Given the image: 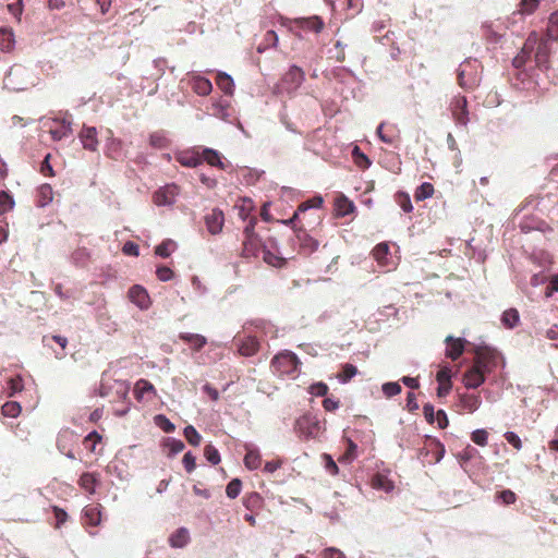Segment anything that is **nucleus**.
I'll list each match as a JSON object with an SVG mask.
<instances>
[{
	"label": "nucleus",
	"instance_id": "obj_1",
	"mask_svg": "<svg viewBox=\"0 0 558 558\" xmlns=\"http://www.w3.org/2000/svg\"><path fill=\"white\" fill-rule=\"evenodd\" d=\"M72 114L65 111L54 118L48 119L44 123V126L48 128L53 141H61L72 134Z\"/></svg>",
	"mask_w": 558,
	"mask_h": 558
},
{
	"label": "nucleus",
	"instance_id": "obj_2",
	"mask_svg": "<svg viewBox=\"0 0 558 558\" xmlns=\"http://www.w3.org/2000/svg\"><path fill=\"white\" fill-rule=\"evenodd\" d=\"M480 63L475 59H466L458 68V82L464 89H471L480 82Z\"/></svg>",
	"mask_w": 558,
	"mask_h": 558
},
{
	"label": "nucleus",
	"instance_id": "obj_3",
	"mask_svg": "<svg viewBox=\"0 0 558 558\" xmlns=\"http://www.w3.org/2000/svg\"><path fill=\"white\" fill-rule=\"evenodd\" d=\"M300 364L298 356L290 351L277 354L271 361V366L280 375L293 376L299 372Z\"/></svg>",
	"mask_w": 558,
	"mask_h": 558
},
{
	"label": "nucleus",
	"instance_id": "obj_4",
	"mask_svg": "<svg viewBox=\"0 0 558 558\" xmlns=\"http://www.w3.org/2000/svg\"><path fill=\"white\" fill-rule=\"evenodd\" d=\"M319 421L316 416L305 414L295 421L294 429L300 438L312 439L315 438L319 432Z\"/></svg>",
	"mask_w": 558,
	"mask_h": 558
},
{
	"label": "nucleus",
	"instance_id": "obj_5",
	"mask_svg": "<svg viewBox=\"0 0 558 558\" xmlns=\"http://www.w3.org/2000/svg\"><path fill=\"white\" fill-rule=\"evenodd\" d=\"M305 80L304 71L298 65H291L281 78L280 88L288 94L295 93Z\"/></svg>",
	"mask_w": 558,
	"mask_h": 558
},
{
	"label": "nucleus",
	"instance_id": "obj_6",
	"mask_svg": "<svg viewBox=\"0 0 558 558\" xmlns=\"http://www.w3.org/2000/svg\"><path fill=\"white\" fill-rule=\"evenodd\" d=\"M498 355L499 353L489 347L478 348L475 353L473 367L485 375L492 371Z\"/></svg>",
	"mask_w": 558,
	"mask_h": 558
},
{
	"label": "nucleus",
	"instance_id": "obj_7",
	"mask_svg": "<svg viewBox=\"0 0 558 558\" xmlns=\"http://www.w3.org/2000/svg\"><path fill=\"white\" fill-rule=\"evenodd\" d=\"M450 111L456 124L459 126H466L470 118L468 110V101L464 96H454L450 102Z\"/></svg>",
	"mask_w": 558,
	"mask_h": 558
},
{
	"label": "nucleus",
	"instance_id": "obj_8",
	"mask_svg": "<svg viewBox=\"0 0 558 558\" xmlns=\"http://www.w3.org/2000/svg\"><path fill=\"white\" fill-rule=\"evenodd\" d=\"M325 26L323 19L318 15H313L310 17H298L290 21V29L294 31L295 28L314 32L316 34L320 33Z\"/></svg>",
	"mask_w": 558,
	"mask_h": 558
},
{
	"label": "nucleus",
	"instance_id": "obj_9",
	"mask_svg": "<svg viewBox=\"0 0 558 558\" xmlns=\"http://www.w3.org/2000/svg\"><path fill=\"white\" fill-rule=\"evenodd\" d=\"M24 388L23 379L20 375L8 377L4 371H0V395L13 397Z\"/></svg>",
	"mask_w": 558,
	"mask_h": 558
},
{
	"label": "nucleus",
	"instance_id": "obj_10",
	"mask_svg": "<svg viewBox=\"0 0 558 558\" xmlns=\"http://www.w3.org/2000/svg\"><path fill=\"white\" fill-rule=\"evenodd\" d=\"M179 194V187L175 184H168L154 193V203L157 206H171L174 204Z\"/></svg>",
	"mask_w": 558,
	"mask_h": 558
},
{
	"label": "nucleus",
	"instance_id": "obj_11",
	"mask_svg": "<svg viewBox=\"0 0 558 558\" xmlns=\"http://www.w3.org/2000/svg\"><path fill=\"white\" fill-rule=\"evenodd\" d=\"M294 244L299 245L300 250L305 254H311L318 248V241L312 238L303 229L295 230Z\"/></svg>",
	"mask_w": 558,
	"mask_h": 558
},
{
	"label": "nucleus",
	"instance_id": "obj_12",
	"mask_svg": "<svg viewBox=\"0 0 558 558\" xmlns=\"http://www.w3.org/2000/svg\"><path fill=\"white\" fill-rule=\"evenodd\" d=\"M129 299L141 310H147L150 306V298L142 286L135 284L129 290Z\"/></svg>",
	"mask_w": 558,
	"mask_h": 558
},
{
	"label": "nucleus",
	"instance_id": "obj_13",
	"mask_svg": "<svg viewBox=\"0 0 558 558\" xmlns=\"http://www.w3.org/2000/svg\"><path fill=\"white\" fill-rule=\"evenodd\" d=\"M245 456H244V465L246 469L254 471L260 466L262 457L259 453V449L252 442L244 444Z\"/></svg>",
	"mask_w": 558,
	"mask_h": 558
},
{
	"label": "nucleus",
	"instance_id": "obj_14",
	"mask_svg": "<svg viewBox=\"0 0 558 558\" xmlns=\"http://www.w3.org/2000/svg\"><path fill=\"white\" fill-rule=\"evenodd\" d=\"M83 147L96 151L98 147L97 130L95 126H84L78 135Z\"/></svg>",
	"mask_w": 558,
	"mask_h": 558
},
{
	"label": "nucleus",
	"instance_id": "obj_15",
	"mask_svg": "<svg viewBox=\"0 0 558 558\" xmlns=\"http://www.w3.org/2000/svg\"><path fill=\"white\" fill-rule=\"evenodd\" d=\"M223 221H225L223 214L219 209H214L210 214H208L205 217V223H206L207 230L211 234H218L221 232L222 227H223Z\"/></svg>",
	"mask_w": 558,
	"mask_h": 558
},
{
	"label": "nucleus",
	"instance_id": "obj_16",
	"mask_svg": "<svg viewBox=\"0 0 558 558\" xmlns=\"http://www.w3.org/2000/svg\"><path fill=\"white\" fill-rule=\"evenodd\" d=\"M446 347V355L451 360H457L464 351V339L462 338H453L452 336H448L445 340Z\"/></svg>",
	"mask_w": 558,
	"mask_h": 558
},
{
	"label": "nucleus",
	"instance_id": "obj_17",
	"mask_svg": "<svg viewBox=\"0 0 558 558\" xmlns=\"http://www.w3.org/2000/svg\"><path fill=\"white\" fill-rule=\"evenodd\" d=\"M25 73V69L20 65H14L10 69L8 74L3 80V84L5 88L12 90H23L25 86L15 82V78L22 76Z\"/></svg>",
	"mask_w": 558,
	"mask_h": 558
},
{
	"label": "nucleus",
	"instance_id": "obj_18",
	"mask_svg": "<svg viewBox=\"0 0 558 558\" xmlns=\"http://www.w3.org/2000/svg\"><path fill=\"white\" fill-rule=\"evenodd\" d=\"M372 487L385 493H391L395 489V483L389 478L388 473L377 472L372 477Z\"/></svg>",
	"mask_w": 558,
	"mask_h": 558
},
{
	"label": "nucleus",
	"instance_id": "obj_19",
	"mask_svg": "<svg viewBox=\"0 0 558 558\" xmlns=\"http://www.w3.org/2000/svg\"><path fill=\"white\" fill-rule=\"evenodd\" d=\"M482 404V399L478 395L475 393H462L459 396V403L458 405L469 412L473 413L475 412Z\"/></svg>",
	"mask_w": 558,
	"mask_h": 558
},
{
	"label": "nucleus",
	"instance_id": "obj_20",
	"mask_svg": "<svg viewBox=\"0 0 558 558\" xmlns=\"http://www.w3.org/2000/svg\"><path fill=\"white\" fill-rule=\"evenodd\" d=\"M190 84L193 90L199 96H207L213 90L211 82L208 78L201 75H193L190 81Z\"/></svg>",
	"mask_w": 558,
	"mask_h": 558
},
{
	"label": "nucleus",
	"instance_id": "obj_21",
	"mask_svg": "<svg viewBox=\"0 0 558 558\" xmlns=\"http://www.w3.org/2000/svg\"><path fill=\"white\" fill-rule=\"evenodd\" d=\"M106 155L113 160H121L125 157L122 141L110 137L106 144Z\"/></svg>",
	"mask_w": 558,
	"mask_h": 558
},
{
	"label": "nucleus",
	"instance_id": "obj_22",
	"mask_svg": "<svg viewBox=\"0 0 558 558\" xmlns=\"http://www.w3.org/2000/svg\"><path fill=\"white\" fill-rule=\"evenodd\" d=\"M485 381V375L475 367H471L464 375L463 384L466 388L476 389Z\"/></svg>",
	"mask_w": 558,
	"mask_h": 558
},
{
	"label": "nucleus",
	"instance_id": "obj_23",
	"mask_svg": "<svg viewBox=\"0 0 558 558\" xmlns=\"http://www.w3.org/2000/svg\"><path fill=\"white\" fill-rule=\"evenodd\" d=\"M179 337L189 342L195 351H201L207 343V339L198 333L181 332Z\"/></svg>",
	"mask_w": 558,
	"mask_h": 558
},
{
	"label": "nucleus",
	"instance_id": "obj_24",
	"mask_svg": "<svg viewBox=\"0 0 558 558\" xmlns=\"http://www.w3.org/2000/svg\"><path fill=\"white\" fill-rule=\"evenodd\" d=\"M189 539L190 533L187 529L180 527L169 537V543L172 547L182 548L187 544Z\"/></svg>",
	"mask_w": 558,
	"mask_h": 558
},
{
	"label": "nucleus",
	"instance_id": "obj_25",
	"mask_svg": "<svg viewBox=\"0 0 558 558\" xmlns=\"http://www.w3.org/2000/svg\"><path fill=\"white\" fill-rule=\"evenodd\" d=\"M178 161L184 167L196 168L202 163V157L198 153L183 151L179 155Z\"/></svg>",
	"mask_w": 558,
	"mask_h": 558
},
{
	"label": "nucleus",
	"instance_id": "obj_26",
	"mask_svg": "<svg viewBox=\"0 0 558 558\" xmlns=\"http://www.w3.org/2000/svg\"><path fill=\"white\" fill-rule=\"evenodd\" d=\"M53 199V191L49 184H43L37 191V205L39 207H46Z\"/></svg>",
	"mask_w": 558,
	"mask_h": 558
},
{
	"label": "nucleus",
	"instance_id": "obj_27",
	"mask_svg": "<svg viewBox=\"0 0 558 558\" xmlns=\"http://www.w3.org/2000/svg\"><path fill=\"white\" fill-rule=\"evenodd\" d=\"M279 37L275 31H267L263 40L257 46V52L263 53L269 48L277 47Z\"/></svg>",
	"mask_w": 558,
	"mask_h": 558
},
{
	"label": "nucleus",
	"instance_id": "obj_28",
	"mask_svg": "<svg viewBox=\"0 0 558 558\" xmlns=\"http://www.w3.org/2000/svg\"><path fill=\"white\" fill-rule=\"evenodd\" d=\"M548 45L546 41H541L536 46V50L534 52V62L538 68L546 66L547 60H548Z\"/></svg>",
	"mask_w": 558,
	"mask_h": 558
},
{
	"label": "nucleus",
	"instance_id": "obj_29",
	"mask_svg": "<svg viewBox=\"0 0 558 558\" xmlns=\"http://www.w3.org/2000/svg\"><path fill=\"white\" fill-rule=\"evenodd\" d=\"M15 45L14 34L11 29L0 28V49L10 52Z\"/></svg>",
	"mask_w": 558,
	"mask_h": 558
},
{
	"label": "nucleus",
	"instance_id": "obj_30",
	"mask_svg": "<svg viewBox=\"0 0 558 558\" xmlns=\"http://www.w3.org/2000/svg\"><path fill=\"white\" fill-rule=\"evenodd\" d=\"M519 322L520 315L515 308L506 310L501 315V324L508 329H513Z\"/></svg>",
	"mask_w": 558,
	"mask_h": 558
},
{
	"label": "nucleus",
	"instance_id": "obj_31",
	"mask_svg": "<svg viewBox=\"0 0 558 558\" xmlns=\"http://www.w3.org/2000/svg\"><path fill=\"white\" fill-rule=\"evenodd\" d=\"M259 250V240L257 236H251L243 242L242 255L246 258L257 255Z\"/></svg>",
	"mask_w": 558,
	"mask_h": 558
},
{
	"label": "nucleus",
	"instance_id": "obj_32",
	"mask_svg": "<svg viewBox=\"0 0 558 558\" xmlns=\"http://www.w3.org/2000/svg\"><path fill=\"white\" fill-rule=\"evenodd\" d=\"M259 343L254 337H248L239 344L241 355L251 356L258 351Z\"/></svg>",
	"mask_w": 558,
	"mask_h": 558
},
{
	"label": "nucleus",
	"instance_id": "obj_33",
	"mask_svg": "<svg viewBox=\"0 0 558 558\" xmlns=\"http://www.w3.org/2000/svg\"><path fill=\"white\" fill-rule=\"evenodd\" d=\"M389 246L387 243H379L373 250V256L376 262L383 266H388Z\"/></svg>",
	"mask_w": 558,
	"mask_h": 558
},
{
	"label": "nucleus",
	"instance_id": "obj_34",
	"mask_svg": "<svg viewBox=\"0 0 558 558\" xmlns=\"http://www.w3.org/2000/svg\"><path fill=\"white\" fill-rule=\"evenodd\" d=\"M86 523L96 526L100 523L101 513L97 506H88L83 510Z\"/></svg>",
	"mask_w": 558,
	"mask_h": 558
},
{
	"label": "nucleus",
	"instance_id": "obj_35",
	"mask_svg": "<svg viewBox=\"0 0 558 558\" xmlns=\"http://www.w3.org/2000/svg\"><path fill=\"white\" fill-rule=\"evenodd\" d=\"M520 229L524 233H529L532 230H539L544 232L548 229V226L542 220L524 219L520 222Z\"/></svg>",
	"mask_w": 558,
	"mask_h": 558
},
{
	"label": "nucleus",
	"instance_id": "obj_36",
	"mask_svg": "<svg viewBox=\"0 0 558 558\" xmlns=\"http://www.w3.org/2000/svg\"><path fill=\"white\" fill-rule=\"evenodd\" d=\"M539 43L538 35L533 32L529 35L526 38L524 46L522 47L521 51L523 54L527 56L530 59L534 56V52L536 50V46Z\"/></svg>",
	"mask_w": 558,
	"mask_h": 558
},
{
	"label": "nucleus",
	"instance_id": "obj_37",
	"mask_svg": "<svg viewBox=\"0 0 558 558\" xmlns=\"http://www.w3.org/2000/svg\"><path fill=\"white\" fill-rule=\"evenodd\" d=\"M202 161H207L210 166H216L223 169V162L221 161L220 155L217 150L211 148H205L202 153Z\"/></svg>",
	"mask_w": 558,
	"mask_h": 558
},
{
	"label": "nucleus",
	"instance_id": "obj_38",
	"mask_svg": "<svg viewBox=\"0 0 558 558\" xmlns=\"http://www.w3.org/2000/svg\"><path fill=\"white\" fill-rule=\"evenodd\" d=\"M217 84L225 94H232L234 82L229 74L219 72L217 75Z\"/></svg>",
	"mask_w": 558,
	"mask_h": 558
},
{
	"label": "nucleus",
	"instance_id": "obj_39",
	"mask_svg": "<svg viewBox=\"0 0 558 558\" xmlns=\"http://www.w3.org/2000/svg\"><path fill=\"white\" fill-rule=\"evenodd\" d=\"M177 243L173 240L167 239L156 246V255L167 258L175 250Z\"/></svg>",
	"mask_w": 558,
	"mask_h": 558
},
{
	"label": "nucleus",
	"instance_id": "obj_40",
	"mask_svg": "<svg viewBox=\"0 0 558 558\" xmlns=\"http://www.w3.org/2000/svg\"><path fill=\"white\" fill-rule=\"evenodd\" d=\"M15 206V201L13 196L7 192H0V215H3L10 210H12Z\"/></svg>",
	"mask_w": 558,
	"mask_h": 558
},
{
	"label": "nucleus",
	"instance_id": "obj_41",
	"mask_svg": "<svg viewBox=\"0 0 558 558\" xmlns=\"http://www.w3.org/2000/svg\"><path fill=\"white\" fill-rule=\"evenodd\" d=\"M357 374V368L353 364L347 363L342 365L341 373L338 374L337 378L341 384H347Z\"/></svg>",
	"mask_w": 558,
	"mask_h": 558
},
{
	"label": "nucleus",
	"instance_id": "obj_42",
	"mask_svg": "<svg viewBox=\"0 0 558 558\" xmlns=\"http://www.w3.org/2000/svg\"><path fill=\"white\" fill-rule=\"evenodd\" d=\"M149 144L154 148L161 149V148L168 147L169 141L166 137V134L162 131H157V132H154V133L150 134V136H149Z\"/></svg>",
	"mask_w": 558,
	"mask_h": 558
},
{
	"label": "nucleus",
	"instance_id": "obj_43",
	"mask_svg": "<svg viewBox=\"0 0 558 558\" xmlns=\"http://www.w3.org/2000/svg\"><path fill=\"white\" fill-rule=\"evenodd\" d=\"M21 411H22V408H21L20 403L16 401H8L1 408V412H2L3 416L12 417V418L17 417L19 414L21 413Z\"/></svg>",
	"mask_w": 558,
	"mask_h": 558
},
{
	"label": "nucleus",
	"instance_id": "obj_44",
	"mask_svg": "<svg viewBox=\"0 0 558 558\" xmlns=\"http://www.w3.org/2000/svg\"><path fill=\"white\" fill-rule=\"evenodd\" d=\"M336 206L339 216H347L355 208L354 204L344 196H341L337 199Z\"/></svg>",
	"mask_w": 558,
	"mask_h": 558
},
{
	"label": "nucleus",
	"instance_id": "obj_45",
	"mask_svg": "<svg viewBox=\"0 0 558 558\" xmlns=\"http://www.w3.org/2000/svg\"><path fill=\"white\" fill-rule=\"evenodd\" d=\"M96 476L93 473H84L80 477V485L89 494L95 493Z\"/></svg>",
	"mask_w": 558,
	"mask_h": 558
},
{
	"label": "nucleus",
	"instance_id": "obj_46",
	"mask_svg": "<svg viewBox=\"0 0 558 558\" xmlns=\"http://www.w3.org/2000/svg\"><path fill=\"white\" fill-rule=\"evenodd\" d=\"M357 457V446L351 439H348V449L347 451L339 458V462L341 463H350Z\"/></svg>",
	"mask_w": 558,
	"mask_h": 558
},
{
	"label": "nucleus",
	"instance_id": "obj_47",
	"mask_svg": "<svg viewBox=\"0 0 558 558\" xmlns=\"http://www.w3.org/2000/svg\"><path fill=\"white\" fill-rule=\"evenodd\" d=\"M352 156L356 166L362 169L368 168L371 166V160L360 149L359 146H354L352 149Z\"/></svg>",
	"mask_w": 558,
	"mask_h": 558
},
{
	"label": "nucleus",
	"instance_id": "obj_48",
	"mask_svg": "<svg viewBox=\"0 0 558 558\" xmlns=\"http://www.w3.org/2000/svg\"><path fill=\"white\" fill-rule=\"evenodd\" d=\"M183 434H184V437L186 438V440L189 441L190 445L196 447V446H198L201 444L202 436L195 429L194 426L187 425L186 427H184Z\"/></svg>",
	"mask_w": 558,
	"mask_h": 558
},
{
	"label": "nucleus",
	"instance_id": "obj_49",
	"mask_svg": "<svg viewBox=\"0 0 558 558\" xmlns=\"http://www.w3.org/2000/svg\"><path fill=\"white\" fill-rule=\"evenodd\" d=\"M434 193V186L430 184V183H423L421 184L415 193H414V197L416 201L421 202V201H424L428 197H430Z\"/></svg>",
	"mask_w": 558,
	"mask_h": 558
},
{
	"label": "nucleus",
	"instance_id": "obj_50",
	"mask_svg": "<svg viewBox=\"0 0 558 558\" xmlns=\"http://www.w3.org/2000/svg\"><path fill=\"white\" fill-rule=\"evenodd\" d=\"M401 386L397 381H388L383 384L381 391L387 398L395 397L401 392Z\"/></svg>",
	"mask_w": 558,
	"mask_h": 558
},
{
	"label": "nucleus",
	"instance_id": "obj_51",
	"mask_svg": "<svg viewBox=\"0 0 558 558\" xmlns=\"http://www.w3.org/2000/svg\"><path fill=\"white\" fill-rule=\"evenodd\" d=\"M322 461L324 463V468H325L326 472H328L330 475L338 474L339 468H338L337 463L335 462L333 458L329 453H323Z\"/></svg>",
	"mask_w": 558,
	"mask_h": 558
},
{
	"label": "nucleus",
	"instance_id": "obj_52",
	"mask_svg": "<svg viewBox=\"0 0 558 558\" xmlns=\"http://www.w3.org/2000/svg\"><path fill=\"white\" fill-rule=\"evenodd\" d=\"M155 424L165 433H172L175 429L174 424L170 422L163 414H158L155 416Z\"/></svg>",
	"mask_w": 558,
	"mask_h": 558
},
{
	"label": "nucleus",
	"instance_id": "obj_53",
	"mask_svg": "<svg viewBox=\"0 0 558 558\" xmlns=\"http://www.w3.org/2000/svg\"><path fill=\"white\" fill-rule=\"evenodd\" d=\"M87 259H88V252L85 248H77L70 256V260L75 266L84 265Z\"/></svg>",
	"mask_w": 558,
	"mask_h": 558
},
{
	"label": "nucleus",
	"instance_id": "obj_54",
	"mask_svg": "<svg viewBox=\"0 0 558 558\" xmlns=\"http://www.w3.org/2000/svg\"><path fill=\"white\" fill-rule=\"evenodd\" d=\"M242 483L239 478H233L226 487V494L230 499H234L240 495Z\"/></svg>",
	"mask_w": 558,
	"mask_h": 558
},
{
	"label": "nucleus",
	"instance_id": "obj_55",
	"mask_svg": "<svg viewBox=\"0 0 558 558\" xmlns=\"http://www.w3.org/2000/svg\"><path fill=\"white\" fill-rule=\"evenodd\" d=\"M204 454L207 461L214 465L218 464L221 460L219 451L213 445H207L205 447Z\"/></svg>",
	"mask_w": 558,
	"mask_h": 558
},
{
	"label": "nucleus",
	"instance_id": "obj_56",
	"mask_svg": "<svg viewBox=\"0 0 558 558\" xmlns=\"http://www.w3.org/2000/svg\"><path fill=\"white\" fill-rule=\"evenodd\" d=\"M396 199L404 213H411L413 210L409 194L399 192L396 196Z\"/></svg>",
	"mask_w": 558,
	"mask_h": 558
},
{
	"label": "nucleus",
	"instance_id": "obj_57",
	"mask_svg": "<svg viewBox=\"0 0 558 558\" xmlns=\"http://www.w3.org/2000/svg\"><path fill=\"white\" fill-rule=\"evenodd\" d=\"M166 446L169 449V456H175L184 449V442L180 439L169 438Z\"/></svg>",
	"mask_w": 558,
	"mask_h": 558
},
{
	"label": "nucleus",
	"instance_id": "obj_58",
	"mask_svg": "<svg viewBox=\"0 0 558 558\" xmlns=\"http://www.w3.org/2000/svg\"><path fill=\"white\" fill-rule=\"evenodd\" d=\"M308 392L315 397H324L328 393V386L323 381H318L308 387Z\"/></svg>",
	"mask_w": 558,
	"mask_h": 558
},
{
	"label": "nucleus",
	"instance_id": "obj_59",
	"mask_svg": "<svg viewBox=\"0 0 558 558\" xmlns=\"http://www.w3.org/2000/svg\"><path fill=\"white\" fill-rule=\"evenodd\" d=\"M520 7L521 14H531L537 9L538 0H521Z\"/></svg>",
	"mask_w": 558,
	"mask_h": 558
},
{
	"label": "nucleus",
	"instance_id": "obj_60",
	"mask_svg": "<svg viewBox=\"0 0 558 558\" xmlns=\"http://www.w3.org/2000/svg\"><path fill=\"white\" fill-rule=\"evenodd\" d=\"M472 441L478 446H486L488 439V433L485 429H476L472 433Z\"/></svg>",
	"mask_w": 558,
	"mask_h": 558
},
{
	"label": "nucleus",
	"instance_id": "obj_61",
	"mask_svg": "<svg viewBox=\"0 0 558 558\" xmlns=\"http://www.w3.org/2000/svg\"><path fill=\"white\" fill-rule=\"evenodd\" d=\"M504 437L508 441V444L513 446L517 450H520L522 448L521 438L514 432H506Z\"/></svg>",
	"mask_w": 558,
	"mask_h": 558
},
{
	"label": "nucleus",
	"instance_id": "obj_62",
	"mask_svg": "<svg viewBox=\"0 0 558 558\" xmlns=\"http://www.w3.org/2000/svg\"><path fill=\"white\" fill-rule=\"evenodd\" d=\"M183 465L186 470V472L191 473L196 468V458L192 454L191 451H187L183 457Z\"/></svg>",
	"mask_w": 558,
	"mask_h": 558
},
{
	"label": "nucleus",
	"instance_id": "obj_63",
	"mask_svg": "<svg viewBox=\"0 0 558 558\" xmlns=\"http://www.w3.org/2000/svg\"><path fill=\"white\" fill-rule=\"evenodd\" d=\"M156 274L158 279L163 282L171 280L173 277V271L167 266H159Z\"/></svg>",
	"mask_w": 558,
	"mask_h": 558
},
{
	"label": "nucleus",
	"instance_id": "obj_64",
	"mask_svg": "<svg viewBox=\"0 0 558 558\" xmlns=\"http://www.w3.org/2000/svg\"><path fill=\"white\" fill-rule=\"evenodd\" d=\"M122 252H123V254L129 255V256H138L140 247L136 243H134L132 241H128L124 243V245L122 247Z\"/></svg>",
	"mask_w": 558,
	"mask_h": 558
}]
</instances>
